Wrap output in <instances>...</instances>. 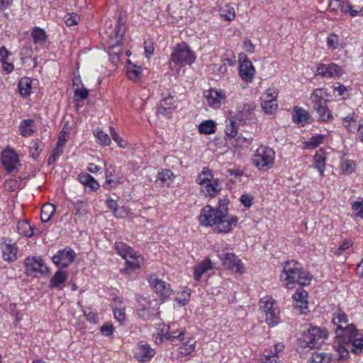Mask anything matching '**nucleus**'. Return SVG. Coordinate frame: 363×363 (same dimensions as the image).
<instances>
[{
    "mask_svg": "<svg viewBox=\"0 0 363 363\" xmlns=\"http://www.w3.org/2000/svg\"><path fill=\"white\" fill-rule=\"evenodd\" d=\"M251 143V140L249 138H244L242 135H238L235 139L234 145L238 147H247Z\"/></svg>",
    "mask_w": 363,
    "mask_h": 363,
    "instance_id": "58",
    "label": "nucleus"
},
{
    "mask_svg": "<svg viewBox=\"0 0 363 363\" xmlns=\"http://www.w3.org/2000/svg\"><path fill=\"white\" fill-rule=\"evenodd\" d=\"M172 110H173V106H165V102H160V105L157 109V113L159 114L164 116L167 118H170L171 113H172Z\"/></svg>",
    "mask_w": 363,
    "mask_h": 363,
    "instance_id": "53",
    "label": "nucleus"
},
{
    "mask_svg": "<svg viewBox=\"0 0 363 363\" xmlns=\"http://www.w3.org/2000/svg\"><path fill=\"white\" fill-rule=\"evenodd\" d=\"M218 257L226 269L238 273L244 272V267L241 260L235 254L225 252L220 254Z\"/></svg>",
    "mask_w": 363,
    "mask_h": 363,
    "instance_id": "13",
    "label": "nucleus"
},
{
    "mask_svg": "<svg viewBox=\"0 0 363 363\" xmlns=\"http://www.w3.org/2000/svg\"><path fill=\"white\" fill-rule=\"evenodd\" d=\"M31 36L35 43H44L48 38L45 31L39 27H35L32 32Z\"/></svg>",
    "mask_w": 363,
    "mask_h": 363,
    "instance_id": "37",
    "label": "nucleus"
},
{
    "mask_svg": "<svg viewBox=\"0 0 363 363\" xmlns=\"http://www.w3.org/2000/svg\"><path fill=\"white\" fill-rule=\"evenodd\" d=\"M155 351L147 344H140L135 350V357L139 362H146L152 357Z\"/></svg>",
    "mask_w": 363,
    "mask_h": 363,
    "instance_id": "19",
    "label": "nucleus"
},
{
    "mask_svg": "<svg viewBox=\"0 0 363 363\" xmlns=\"http://www.w3.org/2000/svg\"><path fill=\"white\" fill-rule=\"evenodd\" d=\"M129 65L127 67V76L131 79L136 81L140 79L141 74V69L140 67H138L133 64H132L130 60H128Z\"/></svg>",
    "mask_w": 363,
    "mask_h": 363,
    "instance_id": "41",
    "label": "nucleus"
},
{
    "mask_svg": "<svg viewBox=\"0 0 363 363\" xmlns=\"http://www.w3.org/2000/svg\"><path fill=\"white\" fill-rule=\"evenodd\" d=\"M1 162L3 167L9 173H12L18 169L19 160L14 150H5L1 155Z\"/></svg>",
    "mask_w": 363,
    "mask_h": 363,
    "instance_id": "14",
    "label": "nucleus"
},
{
    "mask_svg": "<svg viewBox=\"0 0 363 363\" xmlns=\"http://www.w3.org/2000/svg\"><path fill=\"white\" fill-rule=\"evenodd\" d=\"M182 335H184V331L183 330H176L170 331L169 333H167L165 334V337L167 340H172V341H174L175 340H177L179 338L181 339V337Z\"/></svg>",
    "mask_w": 363,
    "mask_h": 363,
    "instance_id": "59",
    "label": "nucleus"
},
{
    "mask_svg": "<svg viewBox=\"0 0 363 363\" xmlns=\"http://www.w3.org/2000/svg\"><path fill=\"white\" fill-rule=\"evenodd\" d=\"M79 182L85 186L89 187L91 191H96L100 185L94 178L86 173H82L79 175Z\"/></svg>",
    "mask_w": 363,
    "mask_h": 363,
    "instance_id": "26",
    "label": "nucleus"
},
{
    "mask_svg": "<svg viewBox=\"0 0 363 363\" xmlns=\"http://www.w3.org/2000/svg\"><path fill=\"white\" fill-rule=\"evenodd\" d=\"M68 277L67 273L65 271H62L59 269L50 279L49 287L51 289H62L65 286V282Z\"/></svg>",
    "mask_w": 363,
    "mask_h": 363,
    "instance_id": "20",
    "label": "nucleus"
},
{
    "mask_svg": "<svg viewBox=\"0 0 363 363\" xmlns=\"http://www.w3.org/2000/svg\"><path fill=\"white\" fill-rule=\"evenodd\" d=\"M18 90L20 95L23 97H28L31 94V81L29 78H22L18 82Z\"/></svg>",
    "mask_w": 363,
    "mask_h": 363,
    "instance_id": "31",
    "label": "nucleus"
},
{
    "mask_svg": "<svg viewBox=\"0 0 363 363\" xmlns=\"http://www.w3.org/2000/svg\"><path fill=\"white\" fill-rule=\"evenodd\" d=\"M311 277L308 275V273L305 272L303 269L300 272V275L297 277V279H295V284L298 283L301 286H306L310 284Z\"/></svg>",
    "mask_w": 363,
    "mask_h": 363,
    "instance_id": "49",
    "label": "nucleus"
},
{
    "mask_svg": "<svg viewBox=\"0 0 363 363\" xmlns=\"http://www.w3.org/2000/svg\"><path fill=\"white\" fill-rule=\"evenodd\" d=\"M238 218L235 216H226L222 219L219 220L214 228V231L218 233H229L238 223Z\"/></svg>",
    "mask_w": 363,
    "mask_h": 363,
    "instance_id": "18",
    "label": "nucleus"
},
{
    "mask_svg": "<svg viewBox=\"0 0 363 363\" xmlns=\"http://www.w3.org/2000/svg\"><path fill=\"white\" fill-rule=\"evenodd\" d=\"M313 108L318 113V121L325 123L333 118L331 111L328 108L327 103L313 105Z\"/></svg>",
    "mask_w": 363,
    "mask_h": 363,
    "instance_id": "23",
    "label": "nucleus"
},
{
    "mask_svg": "<svg viewBox=\"0 0 363 363\" xmlns=\"http://www.w3.org/2000/svg\"><path fill=\"white\" fill-rule=\"evenodd\" d=\"M324 138L325 135L317 134L312 136L308 141H306L305 145L308 149H315L323 143Z\"/></svg>",
    "mask_w": 363,
    "mask_h": 363,
    "instance_id": "42",
    "label": "nucleus"
},
{
    "mask_svg": "<svg viewBox=\"0 0 363 363\" xmlns=\"http://www.w3.org/2000/svg\"><path fill=\"white\" fill-rule=\"evenodd\" d=\"M148 303L145 300V298H143L142 300H138V306H137V313L138 315L143 318H145V317L148 316Z\"/></svg>",
    "mask_w": 363,
    "mask_h": 363,
    "instance_id": "45",
    "label": "nucleus"
},
{
    "mask_svg": "<svg viewBox=\"0 0 363 363\" xmlns=\"http://www.w3.org/2000/svg\"><path fill=\"white\" fill-rule=\"evenodd\" d=\"M302 269L301 264L295 260L284 262L280 279L282 281H286V288L293 289L294 287L295 279L300 275Z\"/></svg>",
    "mask_w": 363,
    "mask_h": 363,
    "instance_id": "4",
    "label": "nucleus"
},
{
    "mask_svg": "<svg viewBox=\"0 0 363 363\" xmlns=\"http://www.w3.org/2000/svg\"><path fill=\"white\" fill-rule=\"evenodd\" d=\"M123 20L121 16L118 18V23L115 26V28L110 33L111 35H113L116 42L110 45L108 50V55L113 62L118 61L121 54V49L120 46L122 44V40L125 29L123 28Z\"/></svg>",
    "mask_w": 363,
    "mask_h": 363,
    "instance_id": "6",
    "label": "nucleus"
},
{
    "mask_svg": "<svg viewBox=\"0 0 363 363\" xmlns=\"http://www.w3.org/2000/svg\"><path fill=\"white\" fill-rule=\"evenodd\" d=\"M17 230L19 234L26 237H32L35 234L34 229L28 220L18 221Z\"/></svg>",
    "mask_w": 363,
    "mask_h": 363,
    "instance_id": "32",
    "label": "nucleus"
},
{
    "mask_svg": "<svg viewBox=\"0 0 363 363\" xmlns=\"http://www.w3.org/2000/svg\"><path fill=\"white\" fill-rule=\"evenodd\" d=\"M308 296L307 292L303 290H298L297 289L295 292V294L293 295V298L295 301L299 302L301 304L298 306V307L301 309H305L307 308L308 301H306V298Z\"/></svg>",
    "mask_w": 363,
    "mask_h": 363,
    "instance_id": "39",
    "label": "nucleus"
},
{
    "mask_svg": "<svg viewBox=\"0 0 363 363\" xmlns=\"http://www.w3.org/2000/svg\"><path fill=\"white\" fill-rule=\"evenodd\" d=\"M265 322L269 326L274 327L280 322L279 309L277 308L265 313Z\"/></svg>",
    "mask_w": 363,
    "mask_h": 363,
    "instance_id": "33",
    "label": "nucleus"
},
{
    "mask_svg": "<svg viewBox=\"0 0 363 363\" xmlns=\"http://www.w3.org/2000/svg\"><path fill=\"white\" fill-rule=\"evenodd\" d=\"M292 117L294 122L303 125L309 119V113L302 108L295 107L292 112Z\"/></svg>",
    "mask_w": 363,
    "mask_h": 363,
    "instance_id": "25",
    "label": "nucleus"
},
{
    "mask_svg": "<svg viewBox=\"0 0 363 363\" xmlns=\"http://www.w3.org/2000/svg\"><path fill=\"white\" fill-rule=\"evenodd\" d=\"M327 78H331L334 76L340 77L341 75V67L335 64L330 63L327 65Z\"/></svg>",
    "mask_w": 363,
    "mask_h": 363,
    "instance_id": "46",
    "label": "nucleus"
},
{
    "mask_svg": "<svg viewBox=\"0 0 363 363\" xmlns=\"http://www.w3.org/2000/svg\"><path fill=\"white\" fill-rule=\"evenodd\" d=\"M326 157L323 149L318 150L313 156V167L317 169L321 177L324 174Z\"/></svg>",
    "mask_w": 363,
    "mask_h": 363,
    "instance_id": "24",
    "label": "nucleus"
},
{
    "mask_svg": "<svg viewBox=\"0 0 363 363\" xmlns=\"http://www.w3.org/2000/svg\"><path fill=\"white\" fill-rule=\"evenodd\" d=\"M113 314L116 320L121 324L123 323L125 319V308H116L113 310Z\"/></svg>",
    "mask_w": 363,
    "mask_h": 363,
    "instance_id": "61",
    "label": "nucleus"
},
{
    "mask_svg": "<svg viewBox=\"0 0 363 363\" xmlns=\"http://www.w3.org/2000/svg\"><path fill=\"white\" fill-rule=\"evenodd\" d=\"M200 133L209 135L216 132V123L212 120L202 122L199 126Z\"/></svg>",
    "mask_w": 363,
    "mask_h": 363,
    "instance_id": "40",
    "label": "nucleus"
},
{
    "mask_svg": "<svg viewBox=\"0 0 363 363\" xmlns=\"http://www.w3.org/2000/svg\"><path fill=\"white\" fill-rule=\"evenodd\" d=\"M89 91L86 88H77L74 90V96L77 101H82L87 99Z\"/></svg>",
    "mask_w": 363,
    "mask_h": 363,
    "instance_id": "56",
    "label": "nucleus"
},
{
    "mask_svg": "<svg viewBox=\"0 0 363 363\" xmlns=\"http://www.w3.org/2000/svg\"><path fill=\"white\" fill-rule=\"evenodd\" d=\"M314 359L316 363H330L332 360L330 354L325 352L315 353Z\"/></svg>",
    "mask_w": 363,
    "mask_h": 363,
    "instance_id": "51",
    "label": "nucleus"
},
{
    "mask_svg": "<svg viewBox=\"0 0 363 363\" xmlns=\"http://www.w3.org/2000/svg\"><path fill=\"white\" fill-rule=\"evenodd\" d=\"M35 121L33 119H25L23 120L19 125V130L21 134L23 137L30 136L33 133L34 130L32 127L34 125Z\"/></svg>",
    "mask_w": 363,
    "mask_h": 363,
    "instance_id": "29",
    "label": "nucleus"
},
{
    "mask_svg": "<svg viewBox=\"0 0 363 363\" xmlns=\"http://www.w3.org/2000/svg\"><path fill=\"white\" fill-rule=\"evenodd\" d=\"M213 179L211 171L208 167H204L201 173L199 174L196 182L203 187L205 184Z\"/></svg>",
    "mask_w": 363,
    "mask_h": 363,
    "instance_id": "38",
    "label": "nucleus"
},
{
    "mask_svg": "<svg viewBox=\"0 0 363 363\" xmlns=\"http://www.w3.org/2000/svg\"><path fill=\"white\" fill-rule=\"evenodd\" d=\"M56 211L54 204L47 203L43 206L40 213V219L43 223L48 222Z\"/></svg>",
    "mask_w": 363,
    "mask_h": 363,
    "instance_id": "30",
    "label": "nucleus"
},
{
    "mask_svg": "<svg viewBox=\"0 0 363 363\" xmlns=\"http://www.w3.org/2000/svg\"><path fill=\"white\" fill-rule=\"evenodd\" d=\"M174 177L173 172L170 169H165L161 172H158L156 177L155 183L160 186H163L172 180Z\"/></svg>",
    "mask_w": 363,
    "mask_h": 363,
    "instance_id": "36",
    "label": "nucleus"
},
{
    "mask_svg": "<svg viewBox=\"0 0 363 363\" xmlns=\"http://www.w3.org/2000/svg\"><path fill=\"white\" fill-rule=\"evenodd\" d=\"M262 308L263 312L267 313V312L271 311L278 307L276 306V302L272 298H270L269 299L264 301V306Z\"/></svg>",
    "mask_w": 363,
    "mask_h": 363,
    "instance_id": "62",
    "label": "nucleus"
},
{
    "mask_svg": "<svg viewBox=\"0 0 363 363\" xmlns=\"http://www.w3.org/2000/svg\"><path fill=\"white\" fill-rule=\"evenodd\" d=\"M229 124H226L225 129V140H230L235 138L238 134V125H237L236 120L228 115Z\"/></svg>",
    "mask_w": 363,
    "mask_h": 363,
    "instance_id": "28",
    "label": "nucleus"
},
{
    "mask_svg": "<svg viewBox=\"0 0 363 363\" xmlns=\"http://www.w3.org/2000/svg\"><path fill=\"white\" fill-rule=\"evenodd\" d=\"M354 120L352 116H347L343 118V125L350 132H354L356 129V125L352 126V123L354 122Z\"/></svg>",
    "mask_w": 363,
    "mask_h": 363,
    "instance_id": "64",
    "label": "nucleus"
},
{
    "mask_svg": "<svg viewBox=\"0 0 363 363\" xmlns=\"http://www.w3.org/2000/svg\"><path fill=\"white\" fill-rule=\"evenodd\" d=\"M17 247L15 245L6 243L3 250L4 259L12 262L16 259Z\"/></svg>",
    "mask_w": 363,
    "mask_h": 363,
    "instance_id": "34",
    "label": "nucleus"
},
{
    "mask_svg": "<svg viewBox=\"0 0 363 363\" xmlns=\"http://www.w3.org/2000/svg\"><path fill=\"white\" fill-rule=\"evenodd\" d=\"M65 22L67 26L77 25L79 20V16L76 13H69L65 17Z\"/></svg>",
    "mask_w": 363,
    "mask_h": 363,
    "instance_id": "55",
    "label": "nucleus"
},
{
    "mask_svg": "<svg viewBox=\"0 0 363 363\" xmlns=\"http://www.w3.org/2000/svg\"><path fill=\"white\" fill-rule=\"evenodd\" d=\"M222 219L218 213L210 205L205 206L201 210L199 216V221L201 225L213 226L216 225L218 221Z\"/></svg>",
    "mask_w": 363,
    "mask_h": 363,
    "instance_id": "11",
    "label": "nucleus"
},
{
    "mask_svg": "<svg viewBox=\"0 0 363 363\" xmlns=\"http://www.w3.org/2000/svg\"><path fill=\"white\" fill-rule=\"evenodd\" d=\"M328 96L327 90L323 88L316 89L313 91L311 96V99L313 105L324 104L327 103L328 99H325Z\"/></svg>",
    "mask_w": 363,
    "mask_h": 363,
    "instance_id": "27",
    "label": "nucleus"
},
{
    "mask_svg": "<svg viewBox=\"0 0 363 363\" xmlns=\"http://www.w3.org/2000/svg\"><path fill=\"white\" fill-rule=\"evenodd\" d=\"M238 61L240 77L245 82H252L255 74V69L252 62L243 53L239 55Z\"/></svg>",
    "mask_w": 363,
    "mask_h": 363,
    "instance_id": "9",
    "label": "nucleus"
},
{
    "mask_svg": "<svg viewBox=\"0 0 363 363\" xmlns=\"http://www.w3.org/2000/svg\"><path fill=\"white\" fill-rule=\"evenodd\" d=\"M338 43V37L335 33H331L327 38V45L329 48L332 50H334L337 48V45Z\"/></svg>",
    "mask_w": 363,
    "mask_h": 363,
    "instance_id": "57",
    "label": "nucleus"
},
{
    "mask_svg": "<svg viewBox=\"0 0 363 363\" xmlns=\"http://www.w3.org/2000/svg\"><path fill=\"white\" fill-rule=\"evenodd\" d=\"M148 282L155 292L159 294L162 299L168 298L172 292L169 284L159 279L156 277L150 276Z\"/></svg>",
    "mask_w": 363,
    "mask_h": 363,
    "instance_id": "15",
    "label": "nucleus"
},
{
    "mask_svg": "<svg viewBox=\"0 0 363 363\" xmlns=\"http://www.w3.org/2000/svg\"><path fill=\"white\" fill-rule=\"evenodd\" d=\"M328 336V332L325 328L310 326L303 332L299 340L302 342L303 347L313 349L318 347L323 340L326 339Z\"/></svg>",
    "mask_w": 363,
    "mask_h": 363,
    "instance_id": "2",
    "label": "nucleus"
},
{
    "mask_svg": "<svg viewBox=\"0 0 363 363\" xmlns=\"http://www.w3.org/2000/svg\"><path fill=\"white\" fill-rule=\"evenodd\" d=\"M333 347L340 359L347 358L350 352L359 354L363 350V335L354 324L347 325L345 333L335 337Z\"/></svg>",
    "mask_w": 363,
    "mask_h": 363,
    "instance_id": "1",
    "label": "nucleus"
},
{
    "mask_svg": "<svg viewBox=\"0 0 363 363\" xmlns=\"http://www.w3.org/2000/svg\"><path fill=\"white\" fill-rule=\"evenodd\" d=\"M196 59L194 52L186 44L178 45L171 55V60L177 65H190Z\"/></svg>",
    "mask_w": 363,
    "mask_h": 363,
    "instance_id": "8",
    "label": "nucleus"
},
{
    "mask_svg": "<svg viewBox=\"0 0 363 363\" xmlns=\"http://www.w3.org/2000/svg\"><path fill=\"white\" fill-rule=\"evenodd\" d=\"M352 209L356 212V216L361 218H363V202L355 201L352 205Z\"/></svg>",
    "mask_w": 363,
    "mask_h": 363,
    "instance_id": "60",
    "label": "nucleus"
},
{
    "mask_svg": "<svg viewBox=\"0 0 363 363\" xmlns=\"http://www.w3.org/2000/svg\"><path fill=\"white\" fill-rule=\"evenodd\" d=\"M203 101L208 106L213 108H218L226 99L225 94L221 90L211 89L203 92Z\"/></svg>",
    "mask_w": 363,
    "mask_h": 363,
    "instance_id": "12",
    "label": "nucleus"
},
{
    "mask_svg": "<svg viewBox=\"0 0 363 363\" xmlns=\"http://www.w3.org/2000/svg\"><path fill=\"white\" fill-rule=\"evenodd\" d=\"M114 248L118 254L125 259L126 267L120 269L122 274H126L128 272V270H134L139 268V256L133 248L123 242H116Z\"/></svg>",
    "mask_w": 363,
    "mask_h": 363,
    "instance_id": "3",
    "label": "nucleus"
},
{
    "mask_svg": "<svg viewBox=\"0 0 363 363\" xmlns=\"http://www.w3.org/2000/svg\"><path fill=\"white\" fill-rule=\"evenodd\" d=\"M40 141L38 140H34L31 143V146L30 147V154L31 157L34 160H37L40 155Z\"/></svg>",
    "mask_w": 363,
    "mask_h": 363,
    "instance_id": "52",
    "label": "nucleus"
},
{
    "mask_svg": "<svg viewBox=\"0 0 363 363\" xmlns=\"http://www.w3.org/2000/svg\"><path fill=\"white\" fill-rule=\"evenodd\" d=\"M355 167H356V165H355L354 162L351 160H347V159L345 160L342 161V162L341 164L342 171L344 173L347 174H350L352 173L353 172H354Z\"/></svg>",
    "mask_w": 363,
    "mask_h": 363,
    "instance_id": "47",
    "label": "nucleus"
},
{
    "mask_svg": "<svg viewBox=\"0 0 363 363\" xmlns=\"http://www.w3.org/2000/svg\"><path fill=\"white\" fill-rule=\"evenodd\" d=\"M332 322L333 325L336 326L335 330V333L336 334L335 337L344 333L345 330L347 328V325H349L347 315L340 308H338L333 313Z\"/></svg>",
    "mask_w": 363,
    "mask_h": 363,
    "instance_id": "17",
    "label": "nucleus"
},
{
    "mask_svg": "<svg viewBox=\"0 0 363 363\" xmlns=\"http://www.w3.org/2000/svg\"><path fill=\"white\" fill-rule=\"evenodd\" d=\"M222 187L217 179H212L211 182L201 187V191L206 196L213 197L219 194Z\"/></svg>",
    "mask_w": 363,
    "mask_h": 363,
    "instance_id": "21",
    "label": "nucleus"
},
{
    "mask_svg": "<svg viewBox=\"0 0 363 363\" xmlns=\"http://www.w3.org/2000/svg\"><path fill=\"white\" fill-rule=\"evenodd\" d=\"M261 106L265 113L273 114L278 108L277 99H263Z\"/></svg>",
    "mask_w": 363,
    "mask_h": 363,
    "instance_id": "35",
    "label": "nucleus"
},
{
    "mask_svg": "<svg viewBox=\"0 0 363 363\" xmlns=\"http://www.w3.org/2000/svg\"><path fill=\"white\" fill-rule=\"evenodd\" d=\"M228 201H227L226 199H220L218 201V206L216 208V211L218 213V215L222 217V218L223 217H226V216H228Z\"/></svg>",
    "mask_w": 363,
    "mask_h": 363,
    "instance_id": "48",
    "label": "nucleus"
},
{
    "mask_svg": "<svg viewBox=\"0 0 363 363\" xmlns=\"http://www.w3.org/2000/svg\"><path fill=\"white\" fill-rule=\"evenodd\" d=\"M229 116L233 118L240 121L242 123H246L247 121H251L254 116V107L252 104H245L242 106L238 107L237 111L234 113L230 112Z\"/></svg>",
    "mask_w": 363,
    "mask_h": 363,
    "instance_id": "16",
    "label": "nucleus"
},
{
    "mask_svg": "<svg viewBox=\"0 0 363 363\" xmlns=\"http://www.w3.org/2000/svg\"><path fill=\"white\" fill-rule=\"evenodd\" d=\"M25 272L28 276L38 277L47 274L50 269L40 256L28 257L24 260Z\"/></svg>",
    "mask_w": 363,
    "mask_h": 363,
    "instance_id": "5",
    "label": "nucleus"
},
{
    "mask_svg": "<svg viewBox=\"0 0 363 363\" xmlns=\"http://www.w3.org/2000/svg\"><path fill=\"white\" fill-rule=\"evenodd\" d=\"M76 257L75 252L68 247L59 250L57 253L52 256V262L60 269L67 268L73 262Z\"/></svg>",
    "mask_w": 363,
    "mask_h": 363,
    "instance_id": "10",
    "label": "nucleus"
},
{
    "mask_svg": "<svg viewBox=\"0 0 363 363\" xmlns=\"http://www.w3.org/2000/svg\"><path fill=\"white\" fill-rule=\"evenodd\" d=\"M195 341L189 340L184 343V347H180V353L185 356L191 354L195 350Z\"/></svg>",
    "mask_w": 363,
    "mask_h": 363,
    "instance_id": "50",
    "label": "nucleus"
},
{
    "mask_svg": "<svg viewBox=\"0 0 363 363\" xmlns=\"http://www.w3.org/2000/svg\"><path fill=\"white\" fill-rule=\"evenodd\" d=\"M68 132L69 128L67 123H65L57 143V147H60L65 145V143L67 142V135Z\"/></svg>",
    "mask_w": 363,
    "mask_h": 363,
    "instance_id": "54",
    "label": "nucleus"
},
{
    "mask_svg": "<svg viewBox=\"0 0 363 363\" xmlns=\"http://www.w3.org/2000/svg\"><path fill=\"white\" fill-rule=\"evenodd\" d=\"M101 332L106 337L111 336L113 332V325L109 323H105L101 328Z\"/></svg>",
    "mask_w": 363,
    "mask_h": 363,
    "instance_id": "63",
    "label": "nucleus"
},
{
    "mask_svg": "<svg viewBox=\"0 0 363 363\" xmlns=\"http://www.w3.org/2000/svg\"><path fill=\"white\" fill-rule=\"evenodd\" d=\"M274 161V152L268 147H259L252 159L253 164L259 169H268Z\"/></svg>",
    "mask_w": 363,
    "mask_h": 363,
    "instance_id": "7",
    "label": "nucleus"
},
{
    "mask_svg": "<svg viewBox=\"0 0 363 363\" xmlns=\"http://www.w3.org/2000/svg\"><path fill=\"white\" fill-rule=\"evenodd\" d=\"M94 134L96 138V141L100 145L106 146L111 143V139H110L109 136L108 135L107 133H104L102 130L97 129L94 133Z\"/></svg>",
    "mask_w": 363,
    "mask_h": 363,
    "instance_id": "44",
    "label": "nucleus"
},
{
    "mask_svg": "<svg viewBox=\"0 0 363 363\" xmlns=\"http://www.w3.org/2000/svg\"><path fill=\"white\" fill-rule=\"evenodd\" d=\"M71 203L74 207L76 215L83 216L86 213V209L85 208L86 203L84 201L75 197L74 199L71 200Z\"/></svg>",
    "mask_w": 363,
    "mask_h": 363,
    "instance_id": "43",
    "label": "nucleus"
},
{
    "mask_svg": "<svg viewBox=\"0 0 363 363\" xmlns=\"http://www.w3.org/2000/svg\"><path fill=\"white\" fill-rule=\"evenodd\" d=\"M213 267V264L210 259L206 258L201 262L194 267V278L196 281H199L202 275L208 270Z\"/></svg>",
    "mask_w": 363,
    "mask_h": 363,
    "instance_id": "22",
    "label": "nucleus"
}]
</instances>
